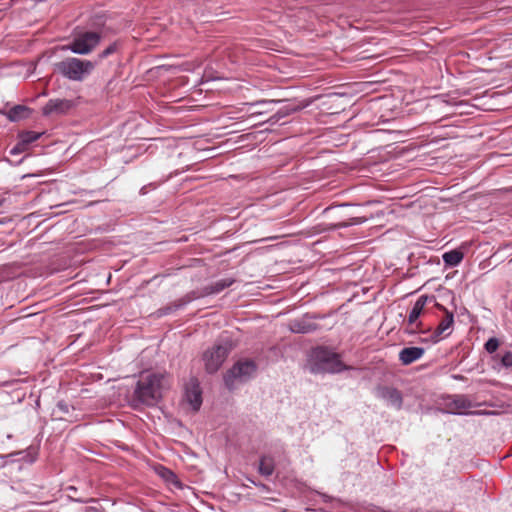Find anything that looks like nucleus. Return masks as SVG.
I'll return each mask as SVG.
<instances>
[{"instance_id":"4","label":"nucleus","mask_w":512,"mask_h":512,"mask_svg":"<svg viewBox=\"0 0 512 512\" xmlns=\"http://www.w3.org/2000/svg\"><path fill=\"white\" fill-rule=\"evenodd\" d=\"M235 282V279L233 278H225L221 279L215 283H212L210 285H207L199 290L191 291L187 293L185 296L180 298L179 300L175 301L171 306L162 308L160 311L162 314H168L172 311H175L186 304L190 303L191 301L199 298H203L209 295L218 294L224 289L230 287Z\"/></svg>"},{"instance_id":"18","label":"nucleus","mask_w":512,"mask_h":512,"mask_svg":"<svg viewBox=\"0 0 512 512\" xmlns=\"http://www.w3.org/2000/svg\"><path fill=\"white\" fill-rule=\"evenodd\" d=\"M31 110L27 106L24 105H16L12 107L8 113L7 117L12 122H17L22 119H26L30 116Z\"/></svg>"},{"instance_id":"12","label":"nucleus","mask_w":512,"mask_h":512,"mask_svg":"<svg viewBox=\"0 0 512 512\" xmlns=\"http://www.w3.org/2000/svg\"><path fill=\"white\" fill-rule=\"evenodd\" d=\"M425 353L422 347H405L399 352V360L402 365H410L420 359Z\"/></svg>"},{"instance_id":"14","label":"nucleus","mask_w":512,"mask_h":512,"mask_svg":"<svg viewBox=\"0 0 512 512\" xmlns=\"http://www.w3.org/2000/svg\"><path fill=\"white\" fill-rule=\"evenodd\" d=\"M472 402L465 395H456L447 404V408L450 413L463 414L466 409L472 408Z\"/></svg>"},{"instance_id":"27","label":"nucleus","mask_w":512,"mask_h":512,"mask_svg":"<svg viewBox=\"0 0 512 512\" xmlns=\"http://www.w3.org/2000/svg\"><path fill=\"white\" fill-rule=\"evenodd\" d=\"M501 363L506 368L512 367V352L511 351H507L503 354V356L501 358Z\"/></svg>"},{"instance_id":"9","label":"nucleus","mask_w":512,"mask_h":512,"mask_svg":"<svg viewBox=\"0 0 512 512\" xmlns=\"http://www.w3.org/2000/svg\"><path fill=\"white\" fill-rule=\"evenodd\" d=\"M184 399L197 412L202 405V389L196 377H190L184 387Z\"/></svg>"},{"instance_id":"26","label":"nucleus","mask_w":512,"mask_h":512,"mask_svg":"<svg viewBox=\"0 0 512 512\" xmlns=\"http://www.w3.org/2000/svg\"><path fill=\"white\" fill-rule=\"evenodd\" d=\"M365 218H352L350 223L342 222L333 226V229L348 227L349 225L360 224L365 222Z\"/></svg>"},{"instance_id":"8","label":"nucleus","mask_w":512,"mask_h":512,"mask_svg":"<svg viewBox=\"0 0 512 512\" xmlns=\"http://www.w3.org/2000/svg\"><path fill=\"white\" fill-rule=\"evenodd\" d=\"M316 367L318 371L328 373H337L345 369V366L340 360L338 354L330 353L324 350L317 354Z\"/></svg>"},{"instance_id":"30","label":"nucleus","mask_w":512,"mask_h":512,"mask_svg":"<svg viewBox=\"0 0 512 512\" xmlns=\"http://www.w3.org/2000/svg\"><path fill=\"white\" fill-rule=\"evenodd\" d=\"M435 307H436L438 310L443 311L445 314H446V311H448L446 307H444L443 305H441V304H439V303H437V302L435 303Z\"/></svg>"},{"instance_id":"17","label":"nucleus","mask_w":512,"mask_h":512,"mask_svg":"<svg viewBox=\"0 0 512 512\" xmlns=\"http://www.w3.org/2000/svg\"><path fill=\"white\" fill-rule=\"evenodd\" d=\"M275 471V461L270 455H262L259 459L258 472L264 477H270Z\"/></svg>"},{"instance_id":"16","label":"nucleus","mask_w":512,"mask_h":512,"mask_svg":"<svg viewBox=\"0 0 512 512\" xmlns=\"http://www.w3.org/2000/svg\"><path fill=\"white\" fill-rule=\"evenodd\" d=\"M124 48V42L120 39L115 40L114 42L110 43L104 50H102L98 55L97 63L103 59H106L113 55H121Z\"/></svg>"},{"instance_id":"28","label":"nucleus","mask_w":512,"mask_h":512,"mask_svg":"<svg viewBox=\"0 0 512 512\" xmlns=\"http://www.w3.org/2000/svg\"><path fill=\"white\" fill-rule=\"evenodd\" d=\"M152 188V189H155L156 188V185L154 183H150L149 185H145L143 186L141 189H140V194L141 195H145L147 193V188Z\"/></svg>"},{"instance_id":"3","label":"nucleus","mask_w":512,"mask_h":512,"mask_svg":"<svg viewBox=\"0 0 512 512\" xmlns=\"http://www.w3.org/2000/svg\"><path fill=\"white\" fill-rule=\"evenodd\" d=\"M235 346L231 337H221L212 348L206 350L202 357L206 372L216 373Z\"/></svg>"},{"instance_id":"32","label":"nucleus","mask_w":512,"mask_h":512,"mask_svg":"<svg viewBox=\"0 0 512 512\" xmlns=\"http://www.w3.org/2000/svg\"><path fill=\"white\" fill-rule=\"evenodd\" d=\"M17 454H20V452H17V453H10V454L5 455V456H1V455H0V458L11 457V456H14V455H17Z\"/></svg>"},{"instance_id":"1","label":"nucleus","mask_w":512,"mask_h":512,"mask_svg":"<svg viewBox=\"0 0 512 512\" xmlns=\"http://www.w3.org/2000/svg\"><path fill=\"white\" fill-rule=\"evenodd\" d=\"M163 380L164 375L160 373H151L142 376L136 383L132 400L133 406L155 405L162 398Z\"/></svg>"},{"instance_id":"25","label":"nucleus","mask_w":512,"mask_h":512,"mask_svg":"<svg viewBox=\"0 0 512 512\" xmlns=\"http://www.w3.org/2000/svg\"><path fill=\"white\" fill-rule=\"evenodd\" d=\"M28 149V146H26L20 139L18 143L10 150L11 155H17L25 152Z\"/></svg>"},{"instance_id":"23","label":"nucleus","mask_w":512,"mask_h":512,"mask_svg":"<svg viewBox=\"0 0 512 512\" xmlns=\"http://www.w3.org/2000/svg\"><path fill=\"white\" fill-rule=\"evenodd\" d=\"M69 411L70 405L68 403H66L65 401H59L57 403L55 413L59 414L58 418L60 420H68V418H66V415L69 414Z\"/></svg>"},{"instance_id":"10","label":"nucleus","mask_w":512,"mask_h":512,"mask_svg":"<svg viewBox=\"0 0 512 512\" xmlns=\"http://www.w3.org/2000/svg\"><path fill=\"white\" fill-rule=\"evenodd\" d=\"M428 300H435L434 296L422 295L415 302L412 310L408 316V325L413 326L415 324V328H406L405 332L408 334H415L417 332H423L422 322H416L419 316L421 315L426 303Z\"/></svg>"},{"instance_id":"15","label":"nucleus","mask_w":512,"mask_h":512,"mask_svg":"<svg viewBox=\"0 0 512 512\" xmlns=\"http://www.w3.org/2000/svg\"><path fill=\"white\" fill-rule=\"evenodd\" d=\"M453 323H454L453 312L446 311L444 318L440 321V323L436 327L434 333L431 335L430 340L433 343L438 342L440 335L443 334L446 330H448L453 325Z\"/></svg>"},{"instance_id":"21","label":"nucleus","mask_w":512,"mask_h":512,"mask_svg":"<svg viewBox=\"0 0 512 512\" xmlns=\"http://www.w3.org/2000/svg\"><path fill=\"white\" fill-rule=\"evenodd\" d=\"M42 133L35 131H23L19 134V139L29 147V145L41 137Z\"/></svg>"},{"instance_id":"2","label":"nucleus","mask_w":512,"mask_h":512,"mask_svg":"<svg viewBox=\"0 0 512 512\" xmlns=\"http://www.w3.org/2000/svg\"><path fill=\"white\" fill-rule=\"evenodd\" d=\"M97 61L68 57L54 64L55 72L72 81H83L94 70Z\"/></svg>"},{"instance_id":"7","label":"nucleus","mask_w":512,"mask_h":512,"mask_svg":"<svg viewBox=\"0 0 512 512\" xmlns=\"http://www.w3.org/2000/svg\"><path fill=\"white\" fill-rule=\"evenodd\" d=\"M325 317L326 315L322 314L306 313L300 318L291 320L288 324V327L289 330L293 333L310 334L321 328V326L316 323V320L324 319Z\"/></svg>"},{"instance_id":"20","label":"nucleus","mask_w":512,"mask_h":512,"mask_svg":"<svg viewBox=\"0 0 512 512\" xmlns=\"http://www.w3.org/2000/svg\"><path fill=\"white\" fill-rule=\"evenodd\" d=\"M383 396L390 401L391 404L397 408L402 406L403 398L401 392L396 388H386Z\"/></svg>"},{"instance_id":"22","label":"nucleus","mask_w":512,"mask_h":512,"mask_svg":"<svg viewBox=\"0 0 512 512\" xmlns=\"http://www.w3.org/2000/svg\"><path fill=\"white\" fill-rule=\"evenodd\" d=\"M161 476L166 482L171 483L178 488L182 487V484L179 481L177 475L170 469L163 468V470L161 472Z\"/></svg>"},{"instance_id":"29","label":"nucleus","mask_w":512,"mask_h":512,"mask_svg":"<svg viewBox=\"0 0 512 512\" xmlns=\"http://www.w3.org/2000/svg\"><path fill=\"white\" fill-rule=\"evenodd\" d=\"M252 483H253L256 487L260 488V489H261V490H263V491H269V490H270L269 486H267V485H266V484H264V483H261V482L256 483V482H254V481H252Z\"/></svg>"},{"instance_id":"19","label":"nucleus","mask_w":512,"mask_h":512,"mask_svg":"<svg viewBox=\"0 0 512 512\" xmlns=\"http://www.w3.org/2000/svg\"><path fill=\"white\" fill-rule=\"evenodd\" d=\"M464 254L460 250H451L445 252L442 256L445 265L454 267L457 266L463 260Z\"/></svg>"},{"instance_id":"13","label":"nucleus","mask_w":512,"mask_h":512,"mask_svg":"<svg viewBox=\"0 0 512 512\" xmlns=\"http://www.w3.org/2000/svg\"><path fill=\"white\" fill-rule=\"evenodd\" d=\"M308 104H309L308 102L301 103V104L289 103V104L283 106L282 108H280L274 115H272L269 118L268 122L271 124H275L280 119L285 118V117L291 115L292 113H296V112L304 109L305 107L308 106Z\"/></svg>"},{"instance_id":"31","label":"nucleus","mask_w":512,"mask_h":512,"mask_svg":"<svg viewBox=\"0 0 512 512\" xmlns=\"http://www.w3.org/2000/svg\"><path fill=\"white\" fill-rule=\"evenodd\" d=\"M453 378L456 379V380H463L464 376H462V375H453Z\"/></svg>"},{"instance_id":"5","label":"nucleus","mask_w":512,"mask_h":512,"mask_svg":"<svg viewBox=\"0 0 512 512\" xmlns=\"http://www.w3.org/2000/svg\"><path fill=\"white\" fill-rule=\"evenodd\" d=\"M102 36L99 32L86 31L78 34L63 50H69L75 54L86 55L92 52L101 42Z\"/></svg>"},{"instance_id":"11","label":"nucleus","mask_w":512,"mask_h":512,"mask_svg":"<svg viewBox=\"0 0 512 512\" xmlns=\"http://www.w3.org/2000/svg\"><path fill=\"white\" fill-rule=\"evenodd\" d=\"M75 103L73 100L69 99H50L46 105L42 108V114L44 116L50 115H63L68 113L73 107Z\"/></svg>"},{"instance_id":"6","label":"nucleus","mask_w":512,"mask_h":512,"mask_svg":"<svg viewBox=\"0 0 512 512\" xmlns=\"http://www.w3.org/2000/svg\"><path fill=\"white\" fill-rule=\"evenodd\" d=\"M256 370L255 361L250 359L239 360L225 373L224 383L229 390H232L236 380L247 381Z\"/></svg>"},{"instance_id":"24","label":"nucleus","mask_w":512,"mask_h":512,"mask_svg":"<svg viewBox=\"0 0 512 512\" xmlns=\"http://www.w3.org/2000/svg\"><path fill=\"white\" fill-rule=\"evenodd\" d=\"M499 344V340L495 337H492L485 343V350L492 354L498 349Z\"/></svg>"}]
</instances>
